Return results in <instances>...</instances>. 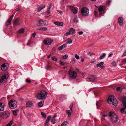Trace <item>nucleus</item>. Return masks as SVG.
<instances>
[{
    "label": "nucleus",
    "mask_w": 126,
    "mask_h": 126,
    "mask_svg": "<svg viewBox=\"0 0 126 126\" xmlns=\"http://www.w3.org/2000/svg\"><path fill=\"white\" fill-rule=\"evenodd\" d=\"M47 94L48 93L45 90H42L40 93L37 94L36 97L39 99L42 100L46 97Z\"/></svg>",
    "instance_id": "1"
},
{
    "label": "nucleus",
    "mask_w": 126,
    "mask_h": 126,
    "mask_svg": "<svg viewBox=\"0 0 126 126\" xmlns=\"http://www.w3.org/2000/svg\"><path fill=\"white\" fill-rule=\"evenodd\" d=\"M109 116L111 117L110 121L112 123H115L118 120L117 116L114 112L112 111L110 112Z\"/></svg>",
    "instance_id": "2"
},
{
    "label": "nucleus",
    "mask_w": 126,
    "mask_h": 126,
    "mask_svg": "<svg viewBox=\"0 0 126 126\" xmlns=\"http://www.w3.org/2000/svg\"><path fill=\"white\" fill-rule=\"evenodd\" d=\"M108 102L109 104H112L116 106L118 104L117 100L114 98L113 96L110 95L108 99Z\"/></svg>",
    "instance_id": "3"
},
{
    "label": "nucleus",
    "mask_w": 126,
    "mask_h": 126,
    "mask_svg": "<svg viewBox=\"0 0 126 126\" xmlns=\"http://www.w3.org/2000/svg\"><path fill=\"white\" fill-rule=\"evenodd\" d=\"M122 101L124 107H123L120 110V111L123 113L126 114V98L125 97H122Z\"/></svg>",
    "instance_id": "4"
},
{
    "label": "nucleus",
    "mask_w": 126,
    "mask_h": 126,
    "mask_svg": "<svg viewBox=\"0 0 126 126\" xmlns=\"http://www.w3.org/2000/svg\"><path fill=\"white\" fill-rule=\"evenodd\" d=\"M88 9L86 7H83L81 10V13L82 15L84 16L88 15L89 12Z\"/></svg>",
    "instance_id": "5"
},
{
    "label": "nucleus",
    "mask_w": 126,
    "mask_h": 126,
    "mask_svg": "<svg viewBox=\"0 0 126 126\" xmlns=\"http://www.w3.org/2000/svg\"><path fill=\"white\" fill-rule=\"evenodd\" d=\"M69 74L72 79H75L76 78L77 73L75 71H71L70 70L69 71Z\"/></svg>",
    "instance_id": "6"
},
{
    "label": "nucleus",
    "mask_w": 126,
    "mask_h": 126,
    "mask_svg": "<svg viewBox=\"0 0 126 126\" xmlns=\"http://www.w3.org/2000/svg\"><path fill=\"white\" fill-rule=\"evenodd\" d=\"M44 44L46 45H50L52 42V41L49 38L45 39L43 41Z\"/></svg>",
    "instance_id": "7"
},
{
    "label": "nucleus",
    "mask_w": 126,
    "mask_h": 126,
    "mask_svg": "<svg viewBox=\"0 0 126 126\" xmlns=\"http://www.w3.org/2000/svg\"><path fill=\"white\" fill-rule=\"evenodd\" d=\"M10 113L8 111H4L1 115V116L4 118H6L9 117Z\"/></svg>",
    "instance_id": "8"
},
{
    "label": "nucleus",
    "mask_w": 126,
    "mask_h": 126,
    "mask_svg": "<svg viewBox=\"0 0 126 126\" xmlns=\"http://www.w3.org/2000/svg\"><path fill=\"white\" fill-rule=\"evenodd\" d=\"M8 75L7 74H5L2 76L0 79V83L5 82L8 77Z\"/></svg>",
    "instance_id": "9"
},
{
    "label": "nucleus",
    "mask_w": 126,
    "mask_h": 126,
    "mask_svg": "<svg viewBox=\"0 0 126 126\" xmlns=\"http://www.w3.org/2000/svg\"><path fill=\"white\" fill-rule=\"evenodd\" d=\"M106 7L104 6H100L98 8V10L99 12V14H103Z\"/></svg>",
    "instance_id": "10"
},
{
    "label": "nucleus",
    "mask_w": 126,
    "mask_h": 126,
    "mask_svg": "<svg viewBox=\"0 0 126 126\" xmlns=\"http://www.w3.org/2000/svg\"><path fill=\"white\" fill-rule=\"evenodd\" d=\"M39 24H37V26H39L40 25L42 26H44L46 25V21L45 20H43L41 19L39 20L38 21Z\"/></svg>",
    "instance_id": "11"
},
{
    "label": "nucleus",
    "mask_w": 126,
    "mask_h": 126,
    "mask_svg": "<svg viewBox=\"0 0 126 126\" xmlns=\"http://www.w3.org/2000/svg\"><path fill=\"white\" fill-rule=\"evenodd\" d=\"M96 79V78L95 76H91L90 78H87L86 80L87 81L93 82Z\"/></svg>",
    "instance_id": "12"
},
{
    "label": "nucleus",
    "mask_w": 126,
    "mask_h": 126,
    "mask_svg": "<svg viewBox=\"0 0 126 126\" xmlns=\"http://www.w3.org/2000/svg\"><path fill=\"white\" fill-rule=\"evenodd\" d=\"M7 63L4 64H2L1 66V70L3 71H5L7 69L8 67L7 66Z\"/></svg>",
    "instance_id": "13"
},
{
    "label": "nucleus",
    "mask_w": 126,
    "mask_h": 126,
    "mask_svg": "<svg viewBox=\"0 0 126 126\" xmlns=\"http://www.w3.org/2000/svg\"><path fill=\"white\" fill-rule=\"evenodd\" d=\"M51 118V116H49L47 118L44 124V126H48L49 125L48 122L49 120Z\"/></svg>",
    "instance_id": "14"
},
{
    "label": "nucleus",
    "mask_w": 126,
    "mask_h": 126,
    "mask_svg": "<svg viewBox=\"0 0 126 126\" xmlns=\"http://www.w3.org/2000/svg\"><path fill=\"white\" fill-rule=\"evenodd\" d=\"M13 25H20L19 20L18 19L16 18L15 19L13 22Z\"/></svg>",
    "instance_id": "15"
},
{
    "label": "nucleus",
    "mask_w": 126,
    "mask_h": 126,
    "mask_svg": "<svg viewBox=\"0 0 126 126\" xmlns=\"http://www.w3.org/2000/svg\"><path fill=\"white\" fill-rule=\"evenodd\" d=\"M123 19L122 17H119L118 18V22L119 25L122 26L123 24Z\"/></svg>",
    "instance_id": "16"
},
{
    "label": "nucleus",
    "mask_w": 126,
    "mask_h": 126,
    "mask_svg": "<svg viewBox=\"0 0 126 126\" xmlns=\"http://www.w3.org/2000/svg\"><path fill=\"white\" fill-rule=\"evenodd\" d=\"M70 9L72 11V12L74 14H76L77 12V9L74 7L72 6H70Z\"/></svg>",
    "instance_id": "17"
},
{
    "label": "nucleus",
    "mask_w": 126,
    "mask_h": 126,
    "mask_svg": "<svg viewBox=\"0 0 126 126\" xmlns=\"http://www.w3.org/2000/svg\"><path fill=\"white\" fill-rule=\"evenodd\" d=\"M9 102L10 104L11 103L14 105L15 107H17V104H16L17 102L16 101L14 100H11Z\"/></svg>",
    "instance_id": "18"
},
{
    "label": "nucleus",
    "mask_w": 126,
    "mask_h": 126,
    "mask_svg": "<svg viewBox=\"0 0 126 126\" xmlns=\"http://www.w3.org/2000/svg\"><path fill=\"white\" fill-rule=\"evenodd\" d=\"M54 23L58 26H63L64 25V23L62 22H54Z\"/></svg>",
    "instance_id": "19"
},
{
    "label": "nucleus",
    "mask_w": 126,
    "mask_h": 126,
    "mask_svg": "<svg viewBox=\"0 0 126 126\" xmlns=\"http://www.w3.org/2000/svg\"><path fill=\"white\" fill-rule=\"evenodd\" d=\"M33 103L31 101H28L26 102V106L27 107H31L33 106Z\"/></svg>",
    "instance_id": "20"
},
{
    "label": "nucleus",
    "mask_w": 126,
    "mask_h": 126,
    "mask_svg": "<svg viewBox=\"0 0 126 126\" xmlns=\"http://www.w3.org/2000/svg\"><path fill=\"white\" fill-rule=\"evenodd\" d=\"M4 104L2 103H0V111H3L4 110Z\"/></svg>",
    "instance_id": "21"
},
{
    "label": "nucleus",
    "mask_w": 126,
    "mask_h": 126,
    "mask_svg": "<svg viewBox=\"0 0 126 126\" xmlns=\"http://www.w3.org/2000/svg\"><path fill=\"white\" fill-rule=\"evenodd\" d=\"M67 45L66 44H64L63 45L61 46L58 48V49L59 50H61L63 49Z\"/></svg>",
    "instance_id": "22"
},
{
    "label": "nucleus",
    "mask_w": 126,
    "mask_h": 126,
    "mask_svg": "<svg viewBox=\"0 0 126 126\" xmlns=\"http://www.w3.org/2000/svg\"><path fill=\"white\" fill-rule=\"evenodd\" d=\"M45 7V6L44 5H41L40 6H39L38 9V11L39 12L41 10L44 8Z\"/></svg>",
    "instance_id": "23"
},
{
    "label": "nucleus",
    "mask_w": 126,
    "mask_h": 126,
    "mask_svg": "<svg viewBox=\"0 0 126 126\" xmlns=\"http://www.w3.org/2000/svg\"><path fill=\"white\" fill-rule=\"evenodd\" d=\"M102 102L101 101H97L96 103V105L97 108H98L102 104Z\"/></svg>",
    "instance_id": "24"
},
{
    "label": "nucleus",
    "mask_w": 126,
    "mask_h": 126,
    "mask_svg": "<svg viewBox=\"0 0 126 126\" xmlns=\"http://www.w3.org/2000/svg\"><path fill=\"white\" fill-rule=\"evenodd\" d=\"M14 16V15H12L7 20V22L9 23V24H11V20Z\"/></svg>",
    "instance_id": "25"
},
{
    "label": "nucleus",
    "mask_w": 126,
    "mask_h": 126,
    "mask_svg": "<svg viewBox=\"0 0 126 126\" xmlns=\"http://www.w3.org/2000/svg\"><path fill=\"white\" fill-rule=\"evenodd\" d=\"M69 32L71 34H73L75 33V29L72 28H71L69 30Z\"/></svg>",
    "instance_id": "26"
},
{
    "label": "nucleus",
    "mask_w": 126,
    "mask_h": 126,
    "mask_svg": "<svg viewBox=\"0 0 126 126\" xmlns=\"http://www.w3.org/2000/svg\"><path fill=\"white\" fill-rule=\"evenodd\" d=\"M19 110L18 109H16L13 111V114L14 115L16 116L18 114L19 111Z\"/></svg>",
    "instance_id": "27"
},
{
    "label": "nucleus",
    "mask_w": 126,
    "mask_h": 126,
    "mask_svg": "<svg viewBox=\"0 0 126 126\" xmlns=\"http://www.w3.org/2000/svg\"><path fill=\"white\" fill-rule=\"evenodd\" d=\"M61 65L63 66L66 65L68 64V63L66 62H63L61 61L59 63Z\"/></svg>",
    "instance_id": "28"
},
{
    "label": "nucleus",
    "mask_w": 126,
    "mask_h": 126,
    "mask_svg": "<svg viewBox=\"0 0 126 126\" xmlns=\"http://www.w3.org/2000/svg\"><path fill=\"white\" fill-rule=\"evenodd\" d=\"M8 104L9 107L13 109H14L16 108L14 107V105L11 103L10 104V103L9 102Z\"/></svg>",
    "instance_id": "29"
},
{
    "label": "nucleus",
    "mask_w": 126,
    "mask_h": 126,
    "mask_svg": "<svg viewBox=\"0 0 126 126\" xmlns=\"http://www.w3.org/2000/svg\"><path fill=\"white\" fill-rule=\"evenodd\" d=\"M104 64V62H100L99 63L97 64V67H100L102 65H103Z\"/></svg>",
    "instance_id": "30"
},
{
    "label": "nucleus",
    "mask_w": 126,
    "mask_h": 126,
    "mask_svg": "<svg viewBox=\"0 0 126 126\" xmlns=\"http://www.w3.org/2000/svg\"><path fill=\"white\" fill-rule=\"evenodd\" d=\"M24 29L23 28H22L20 30H19L18 31V32L19 33H23L24 32Z\"/></svg>",
    "instance_id": "31"
},
{
    "label": "nucleus",
    "mask_w": 126,
    "mask_h": 126,
    "mask_svg": "<svg viewBox=\"0 0 126 126\" xmlns=\"http://www.w3.org/2000/svg\"><path fill=\"white\" fill-rule=\"evenodd\" d=\"M66 113L68 114V116L69 117H70L71 116V113L69 110H67Z\"/></svg>",
    "instance_id": "32"
},
{
    "label": "nucleus",
    "mask_w": 126,
    "mask_h": 126,
    "mask_svg": "<svg viewBox=\"0 0 126 126\" xmlns=\"http://www.w3.org/2000/svg\"><path fill=\"white\" fill-rule=\"evenodd\" d=\"M66 41V43L67 44L71 43L72 42V40L69 38Z\"/></svg>",
    "instance_id": "33"
},
{
    "label": "nucleus",
    "mask_w": 126,
    "mask_h": 126,
    "mask_svg": "<svg viewBox=\"0 0 126 126\" xmlns=\"http://www.w3.org/2000/svg\"><path fill=\"white\" fill-rule=\"evenodd\" d=\"M106 54L105 53H103L102 55L100 56V60L103 59L106 56Z\"/></svg>",
    "instance_id": "34"
},
{
    "label": "nucleus",
    "mask_w": 126,
    "mask_h": 126,
    "mask_svg": "<svg viewBox=\"0 0 126 126\" xmlns=\"http://www.w3.org/2000/svg\"><path fill=\"white\" fill-rule=\"evenodd\" d=\"M38 105L39 107H41L43 105V104L42 101H40L38 103Z\"/></svg>",
    "instance_id": "35"
},
{
    "label": "nucleus",
    "mask_w": 126,
    "mask_h": 126,
    "mask_svg": "<svg viewBox=\"0 0 126 126\" xmlns=\"http://www.w3.org/2000/svg\"><path fill=\"white\" fill-rule=\"evenodd\" d=\"M41 114L42 116L45 118L46 117V114L42 112H41Z\"/></svg>",
    "instance_id": "36"
},
{
    "label": "nucleus",
    "mask_w": 126,
    "mask_h": 126,
    "mask_svg": "<svg viewBox=\"0 0 126 126\" xmlns=\"http://www.w3.org/2000/svg\"><path fill=\"white\" fill-rule=\"evenodd\" d=\"M122 88V87H119L116 88V90L118 91H121Z\"/></svg>",
    "instance_id": "37"
},
{
    "label": "nucleus",
    "mask_w": 126,
    "mask_h": 126,
    "mask_svg": "<svg viewBox=\"0 0 126 126\" xmlns=\"http://www.w3.org/2000/svg\"><path fill=\"white\" fill-rule=\"evenodd\" d=\"M68 124V122L67 121H65L63 122V123L61 124V126H62L66 125Z\"/></svg>",
    "instance_id": "38"
},
{
    "label": "nucleus",
    "mask_w": 126,
    "mask_h": 126,
    "mask_svg": "<svg viewBox=\"0 0 126 126\" xmlns=\"http://www.w3.org/2000/svg\"><path fill=\"white\" fill-rule=\"evenodd\" d=\"M45 68L47 70H48L50 69L51 68V67L48 65H47L46 66Z\"/></svg>",
    "instance_id": "39"
},
{
    "label": "nucleus",
    "mask_w": 126,
    "mask_h": 126,
    "mask_svg": "<svg viewBox=\"0 0 126 126\" xmlns=\"http://www.w3.org/2000/svg\"><path fill=\"white\" fill-rule=\"evenodd\" d=\"M78 22V20L77 18V17H75L73 19V22L76 23Z\"/></svg>",
    "instance_id": "40"
},
{
    "label": "nucleus",
    "mask_w": 126,
    "mask_h": 126,
    "mask_svg": "<svg viewBox=\"0 0 126 126\" xmlns=\"http://www.w3.org/2000/svg\"><path fill=\"white\" fill-rule=\"evenodd\" d=\"M57 121V120L55 119H52L51 121V123L52 124H55Z\"/></svg>",
    "instance_id": "41"
},
{
    "label": "nucleus",
    "mask_w": 126,
    "mask_h": 126,
    "mask_svg": "<svg viewBox=\"0 0 126 126\" xmlns=\"http://www.w3.org/2000/svg\"><path fill=\"white\" fill-rule=\"evenodd\" d=\"M122 63L123 64H125L126 63V58L124 59L122 61Z\"/></svg>",
    "instance_id": "42"
},
{
    "label": "nucleus",
    "mask_w": 126,
    "mask_h": 126,
    "mask_svg": "<svg viewBox=\"0 0 126 126\" xmlns=\"http://www.w3.org/2000/svg\"><path fill=\"white\" fill-rule=\"evenodd\" d=\"M68 57V55L67 54H66L65 55H64L63 57V58L64 59H66Z\"/></svg>",
    "instance_id": "43"
},
{
    "label": "nucleus",
    "mask_w": 126,
    "mask_h": 126,
    "mask_svg": "<svg viewBox=\"0 0 126 126\" xmlns=\"http://www.w3.org/2000/svg\"><path fill=\"white\" fill-rule=\"evenodd\" d=\"M112 64L113 66H115L116 65V62L115 61H113L112 63Z\"/></svg>",
    "instance_id": "44"
},
{
    "label": "nucleus",
    "mask_w": 126,
    "mask_h": 126,
    "mask_svg": "<svg viewBox=\"0 0 126 126\" xmlns=\"http://www.w3.org/2000/svg\"><path fill=\"white\" fill-rule=\"evenodd\" d=\"M75 57L77 59H78L79 58V56L77 55H75Z\"/></svg>",
    "instance_id": "45"
},
{
    "label": "nucleus",
    "mask_w": 126,
    "mask_h": 126,
    "mask_svg": "<svg viewBox=\"0 0 126 126\" xmlns=\"http://www.w3.org/2000/svg\"><path fill=\"white\" fill-rule=\"evenodd\" d=\"M87 54L88 55H90L91 56L92 55H94L92 53H91L90 52H89L87 53Z\"/></svg>",
    "instance_id": "46"
},
{
    "label": "nucleus",
    "mask_w": 126,
    "mask_h": 126,
    "mask_svg": "<svg viewBox=\"0 0 126 126\" xmlns=\"http://www.w3.org/2000/svg\"><path fill=\"white\" fill-rule=\"evenodd\" d=\"M25 81L26 82L28 83H30L31 82V81L29 80L28 79H27Z\"/></svg>",
    "instance_id": "47"
},
{
    "label": "nucleus",
    "mask_w": 126,
    "mask_h": 126,
    "mask_svg": "<svg viewBox=\"0 0 126 126\" xmlns=\"http://www.w3.org/2000/svg\"><path fill=\"white\" fill-rule=\"evenodd\" d=\"M101 115L103 116L106 117L107 116V115L104 114L103 112H102L101 113Z\"/></svg>",
    "instance_id": "48"
},
{
    "label": "nucleus",
    "mask_w": 126,
    "mask_h": 126,
    "mask_svg": "<svg viewBox=\"0 0 126 126\" xmlns=\"http://www.w3.org/2000/svg\"><path fill=\"white\" fill-rule=\"evenodd\" d=\"M75 69L77 71V72H78L79 73H81L80 71L79 70V69L78 68H76Z\"/></svg>",
    "instance_id": "49"
},
{
    "label": "nucleus",
    "mask_w": 126,
    "mask_h": 126,
    "mask_svg": "<svg viewBox=\"0 0 126 126\" xmlns=\"http://www.w3.org/2000/svg\"><path fill=\"white\" fill-rule=\"evenodd\" d=\"M83 33V32L82 31H79L78 32V34L79 35H81Z\"/></svg>",
    "instance_id": "50"
},
{
    "label": "nucleus",
    "mask_w": 126,
    "mask_h": 126,
    "mask_svg": "<svg viewBox=\"0 0 126 126\" xmlns=\"http://www.w3.org/2000/svg\"><path fill=\"white\" fill-rule=\"evenodd\" d=\"M73 106V105H71L69 107L70 109V110L71 111H72V108Z\"/></svg>",
    "instance_id": "51"
},
{
    "label": "nucleus",
    "mask_w": 126,
    "mask_h": 126,
    "mask_svg": "<svg viewBox=\"0 0 126 126\" xmlns=\"http://www.w3.org/2000/svg\"><path fill=\"white\" fill-rule=\"evenodd\" d=\"M50 9H47V14L48 15V14L50 13Z\"/></svg>",
    "instance_id": "52"
},
{
    "label": "nucleus",
    "mask_w": 126,
    "mask_h": 126,
    "mask_svg": "<svg viewBox=\"0 0 126 126\" xmlns=\"http://www.w3.org/2000/svg\"><path fill=\"white\" fill-rule=\"evenodd\" d=\"M42 30L44 31H46L47 30V28L46 27H43L42 28Z\"/></svg>",
    "instance_id": "53"
},
{
    "label": "nucleus",
    "mask_w": 126,
    "mask_h": 126,
    "mask_svg": "<svg viewBox=\"0 0 126 126\" xmlns=\"http://www.w3.org/2000/svg\"><path fill=\"white\" fill-rule=\"evenodd\" d=\"M61 4L62 5H63L64 4V0H63L61 2Z\"/></svg>",
    "instance_id": "54"
},
{
    "label": "nucleus",
    "mask_w": 126,
    "mask_h": 126,
    "mask_svg": "<svg viewBox=\"0 0 126 126\" xmlns=\"http://www.w3.org/2000/svg\"><path fill=\"white\" fill-rule=\"evenodd\" d=\"M13 122V120H11L10 122L8 123L9 124H10L11 125L12 124Z\"/></svg>",
    "instance_id": "55"
},
{
    "label": "nucleus",
    "mask_w": 126,
    "mask_h": 126,
    "mask_svg": "<svg viewBox=\"0 0 126 126\" xmlns=\"http://www.w3.org/2000/svg\"><path fill=\"white\" fill-rule=\"evenodd\" d=\"M94 15L95 16H97L98 15V12L97 11H94Z\"/></svg>",
    "instance_id": "56"
},
{
    "label": "nucleus",
    "mask_w": 126,
    "mask_h": 126,
    "mask_svg": "<svg viewBox=\"0 0 126 126\" xmlns=\"http://www.w3.org/2000/svg\"><path fill=\"white\" fill-rule=\"evenodd\" d=\"M69 34H71L70 32H69V31L66 33V36H67Z\"/></svg>",
    "instance_id": "57"
},
{
    "label": "nucleus",
    "mask_w": 126,
    "mask_h": 126,
    "mask_svg": "<svg viewBox=\"0 0 126 126\" xmlns=\"http://www.w3.org/2000/svg\"><path fill=\"white\" fill-rule=\"evenodd\" d=\"M52 4H51L49 6V7L48 8V9H51V7H52Z\"/></svg>",
    "instance_id": "58"
},
{
    "label": "nucleus",
    "mask_w": 126,
    "mask_h": 126,
    "mask_svg": "<svg viewBox=\"0 0 126 126\" xmlns=\"http://www.w3.org/2000/svg\"><path fill=\"white\" fill-rule=\"evenodd\" d=\"M9 23L8 22H7V20L6 22V23H5V25L8 26V25H10V24H9Z\"/></svg>",
    "instance_id": "59"
},
{
    "label": "nucleus",
    "mask_w": 126,
    "mask_h": 126,
    "mask_svg": "<svg viewBox=\"0 0 126 126\" xmlns=\"http://www.w3.org/2000/svg\"><path fill=\"white\" fill-rule=\"evenodd\" d=\"M55 57H51V59L53 61H55Z\"/></svg>",
    "instance_id": "60"
},
{
    "label": "nucleus",
    "mask_w": 126,
    "mask_h": 126,
    "mask_svg": "<svg viewBox=\"0 0 126 126\" xmlns=\"http://www.w3.org/2000/svg\"><path fill=\"white\" fill-rule=\"evenodd\" d=\"M36 35V33H33L32 36L33 37H35V36Z\"/></svg>",
    "instance_id": "61"
},
{
    "label": "nucleus",
    "mask_w": 126,
    "mask_h": 126,
    "mask_svg": "<svg viewBox=\"0 0 126 126\" xmlns=\"http://www.w3.org/2000/svg\"><path fill=\"white\" fill-rule=\"evenodd\" d=\"M102 69H104L105 68V66L103 65H102V66L100 67Z\"/></svg>",
    "instance_id": "62"
},
{
    "label": "nucleus",
    "mask_w": 126,
    "mask_h": 126,
    "mask_svg": "<svg viewBox=\"0 0 126 126\" xmlns=\"http://www.w3.org/2000/svg\"><path fill=\"white\" fill-rule=\"evenodd\" d=\"M56 116H57L56 115H54L52 117V118L53 119L54 118L56 117Z\"/></svg>",
    "instance_id": "63"
},
{
    "label": "nucleus",
    "mask_w": 126,
    "mask_h": 126,
    "mask_svg": "<svg viewBox=\"0 0 126 126\" xmlns=\"http://www.w3.org/2000/svg\"><path fill=\"white\" fill-rule=\"evenodd\" d=\"M126 55V53L125 52L124 53L123 55H122V56H125Z\"/></svg>",
    "instance_id": "64"
}]
</instances>
